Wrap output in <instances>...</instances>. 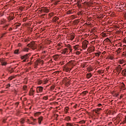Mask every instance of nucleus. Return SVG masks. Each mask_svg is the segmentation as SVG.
I'll return each instance as SVG.
<instances>
[{
  "mask_svg": "<svg viewBox=\"0 0 126 126\" xmlns=\"http://www.w3.org/2000/svg\"><path fill=\"white\" fill-rule=\"evenodd\" d=\"M27 47H29V48H30L32 50H36V49H37V45H36V43L34 41L31 42L30 44H28Z\"/></svg>",
  "mask_w": 126,
  "mask_h": 126,
  "instance_id": "1",
  "label": "nucleus"
},
{
  "mask_svg": "<svg viewBox=\"0 0 126 126\" xmlns=\"http://www.w3.org/2000/svg\"><path fill=\"white\" fill-rule=\"evenodd\" d=\"M38 11L40 13H43V12L44 13H49L50 12V9H48L46 7H42Z\"/></svg>",
  "mask_w": 126,
  "mask_h": 126,
  "instance_id": "2",
  "label": "nucleus"
},
{
  "mask_svg": "<svg viewBox=\"0 0 126 126\" xmlns=\"http://www.w3.org/2000/svg\"><path fill=\"white\" fill-rule=\"evenodd\" d=\"M31 54L30 53L27 54L21 57V60H23V63H26L28 59H29Z\"/></svg>",
  "mask_w": 126,
  "mask_h": 126,
  "instance_id": "3",
  "label": "nucleus"
},
{
  "mask_svg": "<svg viewBox=\"0 0 126 126\" xmlns=\"http://www.w3.org/2000/svg\"><path fill=\"white\" fill-rule=\"evenodd\" d=\"M125 5L124 4H121V3H118L116 4V8H117L118 11H121V10H123L124 9Z\"/></svg>",
  "mask_w": 126,
  "mask_h": 126,
  "instance_id": "4",
  "label": "nucleus"
},
{
  "mask_svg": "<svg viewBox=\"0 0 126 126\" xmlns=\"http://www.w3.org/2000/svg\"><path fill=\"white\" fill-rule=\"evenodd\" d=\"M88 44H89V42L88 41L85 40L83 43H82V48L84 50H86V49H87V46L88 45Z\"/></svg>",
  "mask_w": 126,
  "mask_h": 126,
  "instance_id": "5",
  "label": "nucleus"
},
{
  "mask_svg": "<svg viewBox=\"0 0 126 126\" xmlns=\"http://www.w3.org/2000/svg\"><path fill=\"white\" fill-rule=\"evenodd\" d=\"M122 69H123V68L121 67V65H118L115 68V70L117 71L118 74L121 73Z\"/></svg>",
  "mask_w": 126,
  "mask_h": 126,
  "instance_id": "6",
  "label": "nucleus"
},
{
  "mask_svg": "<svg viewBox=\"0 0 126 126\" xmlns=\"http://www.w3.org/2000/svg\"><path fill=\"white\" fill-rule=\"evenodd\" d=\"M61 53L62 54V55H67V54H68V49H63V50L61 51Z\"/></svg>",
  "mask_w": 126,
  "mask_h": 126,
  "instance_id": "7",
  "label": "nucleus"
},
{
  "mask_svg": "<svg viewBox=\"0 0 126 126\" xmlns=\"http://www.w3.org/2000/svg\"><path fill=\"white\" fill-rule=\"evenodd\" d=\"M43 87H37L36 88L37 93H42V92H43Z\"/></svg>",
  "mask_w": 126,
  "mask_h": 126,
  "instance_id": "8",
  "label": "nucleus"
},
{
  "mask_svg": "<svg viewBox=\"0 0 126 126\" xmlns=\"http://www.w3.org/2000/svg\"><path fill=\"white\" fill-rule=\"evenodd\" d=\"M35 93V90L33 88V87L31 88V90L30 91L29 95L30 96H33Z\"/></svg>",
  "mask_w": 126,
  "mask_h": 126,
  "instance_id": "9",
  "label": "nucleus"
},
{
  "mask_svg": "<svg viewBox=\"0 0 126 126\" xmlns=\"http://www.w3.org/2000/svg\"><path fill=\"white\" fill-rule=\"evenodd\" d=\"M81 2H82V0H78V1L77 2V6H78L79 8H81L82 6Z\"/></svg>",
  "mask_w": 126,
  "mask_h": 126,
  "instance_id": "10",
  "label": "nucleus"
},
{
  "mask_svg": "<svg viewBox=\"0 0 126 126\" xmlns=\"http://www.w3.org/2000/svg\"><path fill=\"white\" fill-rule=\"evenodd\" d=\"M80 46L79 44L73 46V49L74 51H78V50H80Z\"/></svg>",
  "mask_w": 126,
  "mask_h": 126,
  "instance_id": "11",
  "label": "nucleus"
},
{
  "mask_svg": "<svg viewBox=\"0 0 126 126\" xmlns=\"http://www.w3.org/2000/svg\"><path fill=\"white\" fill-rule=\"evenodd\" d=\"M59 17L55 16L54 17L52 20V22H53V23H55V22H57V21H58V20H59Z\"/></svg>",
  "mask_w": 126,
  "mask_h": 126,
  "instance_id": "12",
  "label": "nucleus"
},
{
  "mask_svg": "<svg viewBox=\"0 0 126 126\" xmlns=\"http://www.w3.org/2000/svg\"><path fill=\"white\" fill-rule=\"evenodd\" d=\"M75 35L74 33H72L69 36V40H71V41H72L73 39H74Z\"/></svg>",
  "mask_w": 126,
  "mask_h": 126,
  "instance_id": "13",
  "label": "nucleus"
},
{
  "mask_svg": "<svg viewBox=\"0 0 126 126\" xmlns=\"http://www.w3.org/2000/svg\"><path fill=\"white\" fill-rule=\"evenodd\" d=\"M37 63H40V64H43L44 63V61L40 59L37 60Z\"/></svg>",
  "mask_w": 126,
  "mask_h": 126,
  "instance_id": "14",
  "label": "nucleus"
},
{
  "mask_svg": "<svg viewBox=\"0 0 126 126\" xmlns=\"http://www.w3.org/2000/svg\"><path fill=\"white\" fill-rule=\"evenodd\" d=\"M59 57L60 55L58 54L53 56V58L54 59L55 61H57V60H58V59H59Z\"/></svg>",
  "mask_w": 126,
  "mask_h": 126,
  "instance_id": "15",
  "label": "nucleus"
},
{
  "mask_svg": "<svg viewBox=\"0 0 126 126\" xmlns=\"http://www.w3.org/2000/svg\"><path fill=\"white\" fill-rule=\"evenodd\" d=\"M7 19L9 21H11V20H13V19H14V17L13 16H9L7 17Z\"/></svg>",
  "mask_w": 126,
  "mask_h": 126,
  "instance_id": "16",
  "label": "nucleus"
},
{
  "mask_svg": "<svg viewBox=\"0 0 126 126\" xmlns=\"http://www.w3.org/2000/svg\"><path fill=\"white\" fill-rule=\"evenodd\" d=\"M86 76H87V78H88V79H89V78H91V77H92L93 75L91 73H89L86 74Z\"/></svg>",
  "mask_w": 126,
  "mask_h": 126,
  "instance_id": "17",
  "label": "nucleus"
},
{
  "mask_svg": "<svg viewBox=\"0 0 126 126\" xmlns=\"http://www.w3.org/2000/svg\"><path fill=\"white\" fill-rule=\"evenodd\" d=\"M38 124H39V125H41V123L42 121H43V117L40 116L39 118H38Z\"/></svg>",
  "mask_w": 126,
  "mask_h": 126,
  "instance_id": "18",
  "label": "nucleus"
},
{
  "mask_svg": "<svg viewBox=\"0 0 126 126\" xmlns=\"http://www.w3.org/2000/svg\"><path fill=\"white\" fill-rule=\"evenodd\" d=\"M71 119H70V117L67 116L64 118V121H66L67 122H69V121H71Z\"/></svg>",
  "mask_w": 126,
  "mask_h": 126,
  "instance_id": "19",
  "label": "nucleus"
},
{
  "mask_svg": "<svg viewBox=\"0 0 126 126\" xmlns=\"http://www.w3.org/2000/svg\"><path fill=\"white\" fill-rule=\"evenodd\" d=\"M101 110H102V108H97V109L94 110V112H95V113H96V114H98V112L101 111Z\"/></svg>",
  "mask_w": 126,
  "mask_h": 126,
  "instance_id": "20",
  "label": "nucleus"
},
{
  "mask_svg": "<svg viewBox=\"0 0 126 126\" xmlns=\"http://www.w3.org/2000/svg\"><path fill=\"white\" fill-rule=\"evenodd\" d=\"M29 48L28 47H25L23 49V52H28L29 51Z\"/></svg>",
  "mask_w": 126,
  "mask_h": 126,
  "instance_id": "21",
  "label": "nucleus"
},
{
  "mask_svg": "<svg viewBox=\"0 0 126 126\" xmlns=\"http://www.w3.org/2000/svg\"><path fill=\"white\" fill-rule=\"evenodd\" d=\"M120 64H123V63H125V61L124 60H120L118 62Z\"/></svg>",
  "mask_w": 126,
  "mask_h": 126,
  "instance_id": "22",
  "label": "nucleus"
},
{
  "mask_svg": "<svg viewBox=\"0 0 126 126\" xmlns=\"http://www.w3.org/2000/svg\"><path fill=\"white\" fill-rule=\"evenodd\" d=\"M20 122L21 124H24L25 123V118H22L20 119Z\"/></svg>",
  "mask_w": 126,
  "mask_h": 126,
  "instance_id": "23",
  "label": "nucleus"
},
{
  "mask_svg": "<svg viewBox=\"0 0 126 126\" xmlns=\"http://www.w3.org/2000/svg\"><path fill=\"white\" fill-rule=\"evenodd\" d=\"M65 69L66 72H68V71H70V70H71V68H68V67H66L65 68Z\"/></svg>",
  "mask_w": 126,
  "mask_h": 126,
  "instance_id": "24",
  "label": "nucleus"
},
{
  "mask_svg": "<svg viewBox=\"0 0 126 126\" xmlns=\"http://www.w3.org/2000/svg\"><path fill=\"white\" fill-rule=\"evenodd\" d=\"M14 54H15L16 55H19L20 54V52H19V50L17 49V50H15Z\"/></svg>",
  "mask_w": 126,
  "mask_h": 126,
  "instance_id": "25",
  "label": "nucleus"
},
{
  "mask_svg": "<svg viewBox=\"0 0 126 126\" xmlns=\"http://www.w3.org/2000/svg\"><path fill=\"white\" fill-rule=\"evenodd\" d=\"M15 77H16V75L11 76L9 77L8 79L9 80H12V79H13V78H15Z\"/></svg>",
  "mask_w": 126,
  "mask_h": 126,
  "instance_id": "26",
  "label": "nucleus"
},
{
  "mask_svg": "<svg viewBox=\"0 0 126 126\" xmlns=\"http://www.w3.org/2000/svg\"><path fill=\"white\" fill-rule=\"evenodd\" d=\"M39 115H41V112H38L34 113V117H37V116H39Z\"/></svg>",
  "mask_w": 126,
  "mask_h": 126,
  "instance_id": "27",
  "label": "nucleus"
},
{
  "mask_svg": "<svg viewBox=\"0 0 126 126\" xmlns=\"http://www.w3.org/2000/svg\"><path fill=\"white\" fill-rule=\"evenodd\" d=\"M55 15V13L54 12L50 13L48 15L49 16H50V17H52V16H54Z\"/></svg>",
  "mask_w": 126,
  "mask_h": 126,
  "instance_id": "28",
  "label": "nucleus"
},
{
  "mask_svg": "<svg viewBox=\"0 0 126 126\" xmlns=\"http://www.w3.org/2000/svg\"><path fill=\"white\" fill-rule=\"evenodd\" d=\"M126 69H124V70H122V75L124 76H125L126 75Z\"/></svg>",
  "mask_w": 126,
  "mask_h": 126,
  "instance_id": "29",
  "label": "nucleus"
},
{
  "mask_svg": "<svg viewBox=\"0 0 126 126\" xmlns=\"http://www.w3.org/2000/svg\"><path fill=\"white\" fill-rule=\"evenodd\" d=\"M98 73H104V70H99L97 71Z\"/></svg>",
  "mask_w": 126,
  "mask_h": 126,
  "instance_id": "30",
  "label": "nucleus"
},
{
  "mask_svg": "<svg viewBox=\"0 0 126 126\" xmlns=\"http://www.w3.org/2000/svg\"><path fill=\"white\" fill-rule=\"evenodd\" d=\"M9 25H6L5 26H3L2 28L3 29H4V30H6L7 29V27H8Z\"/></svg>",
  "mask_w": 126,
  "mask_h": 126,
  "instance_id": "31",
  "label": "nucleus"
},
{
  "mask_svg": "<svg viewBox=\"0 0 126 126\" xmlns=\"http://www.w3.org/2000/svg\"><path fill=\"white\" fill-rule=\"evenodd\" d=\"M42 83H43V81H42V80H39L38 81V84L41 85V84H42Z\"/></svg>",
  "mask_w": 126,
  "mask_h": 126,
  "instance_id": "32",
  "label": "nucleus"
},
{
  "mask_svg": "<svg viewBox=\"0 0 126 126\" xmlns=\"http://www.w3.org/2000/svg\"><path fill=\"white\" fill-rule=\"evenodd\" d=\"M101 55V52L95 53V57H99Z\"/></svg>",
  "mask_w": 126,
  "mask_h": 126,
  "instance_id": "33",
  "label": "nucleus"
},
{
  "mask_svg": "<svg viewBox=\"0 0 126 126\" xmlns=\"http://www.w3.org/2000/svg\"><path fill=\"white\" fill-rule=\"evenodd\" d=\"M66 126H73V125H72V124H71V123H68L66 124Z\"/></svg>",
  "mask_w": 126,
  "mask_h": 126,
  "instance_id": "34",
  "label": "nucleus"
},
{
  "mask_svg": "<svg viewBox=\"0 0 126 126\" xmlns=\"http://www.w3.org/2000/svg\"><path fill=\"white\" fill-rule=\"evenodd\" d=\"M123 125H125V124H126V116H125V118L124 120V121L122 122Z\"/></svg>",
  "mask_w": 126,
  "mask_h": 126,
  "instance_id": "35",
  "label": "nucleus"
},
{
  "mask_svg": "<svg viewBox=\"0 0 126 126\" xmlns=\"http://www.w3.org/2000/svg\"><path fill=\"white\" fill-rule=\"evenodd\" d=\"M121 50H122V49L118 48L116 51L117 53H118V54H120V53H121Z\"/></svg>",
  "mask_w": 126,
  "mask_h": 126,
  "instance_id": "36",
  "label": "nucleus"
},
{
  "mask_svg": "<svg viewBox=\"0 0 126 126\" xmlns=\"http://www.w3.org/2000/svg\"><path fill=\"white\" fill-rule=\"evenodd\" d=\"M74 23L75 24H78L79 23V20H75L74 21Z\"/></svg>",
  "mask_w": 126,
  "mask_h": 126,
  "instance_id": "37",
  "label": "nucleus"
},
{
  "mask_svg": "<svg viewBox=\"0 0 126 126\" xmlns=\"http://www.w3.org/2000/svg\"><path fill=\"white\" fill-rule=\"evenodd\" d=\"M60 0L55 1V2H54V5H57L58 3L60 2Z\"/></svg>",
  "mask_w": 126,
  "mask_h": 126,
  "instance_id": "38",
  "label": "nucleus"
},
{
  "mask_svg": "<svg viewBox=\"0 0 126 126\" xmlns=\"http://www.w3.org/2000/svg\"><path fill=\"white\" fill-rule=\"evenodd\" d=\"M43 100H48V95L44 96L43 97Z\"/></svg>",
  "mask_w": 126,
  "mask_h": 126,
  "instance_id": "39",
  "label": "nucleus"
},
{
  "mask_svg": "<svg viewBox=\"0 0 126 126\" xmlns=\"http://www.w3.org/2000/svg\"><path fill=\"white\" fill-rule=\"evenodd\" d=\"M55 89V85H52L50 88V90H54Z\"/></svg>",
  "mask_w": 126,
  "mask_h": 126,
  "instance_id": "40",
  "label": "nucleus"
},
{
  "mask_svg": "<svg viewBox=\"0 0 126 126\" xmlns=\"http://www.w3.org/2000/svg\"><path fill=\"white\" fill-rule=\"evenodd\" d=\"M1 63V65H6V62H3Z\"/></svg>",
  "mask_w": 126,
  "mask_h": 126,
  "instance_id": "41",
  "label": "nucleus"
},
{
  "mask_svg": "<svg viewBox=\"0 0 126 126\" xmlns=\"http://www.w3.org/2000/svg\"><path fill=\"white\" fill-rule=\"evenodd\" d=\"M79 124H85V121L82 120L79 122Z\"/></svg>",
  "mask_w": 126,
  "mask_h": 126,
  "instance_id": "42",
  "label": "nucleus"
},
{
  "mask_svg": "<svg viewBox=\"0 0 126 126\" xmlns=\"http://www.w3.org/2000/svg\"><path fill=\"white\" fill-rule=\"evenodd\" d=\"M43 84H46V83H48V79H46L44 81H43Z\"/></svg>",
  "mask_w": 126,
  "mask_h": 126,
  "instance_id": "43",
  "label": "nucleus"
},
{
  "mask_svg": "<svg viewBox=\"0 0 126 126\" xmlns=\"http://www.w3.org/2000/svg\"><path fill=\"white\" fill-rule=\"evenodd\" d=\"M4 62V59L2 58V59H0V63H3Z\"/></svg>",
  "mask_w": 126,
  "mask_h": 126,
  "instance_id": "44",
  "label": "nucleus"
},
{
  "mask_svg": "<svg viewBox=\"0 0 126 126\" xmlns=\"http://www.w3.org/2000/svg\"><path fill=\"white\" fill-rule=\"evenodd\" d=\"M23 88L24 90L26 91L27 89V86H24Z\"/></svg>",
  "mask_w": 126,
  "mask_h": 126,
  "instance_id": "45",
  "label": "nucleus"
},
{
  "mask_svg": "<svg viewBox=\"0 0 126 126\" xmlns=\"http://www.w3.org/2000/svg\"><path fill=\"white\" fill-rule=\"evenodd\" d=\"M65 113L66 114H67V112H68V107H66L65 108Z\"/></svg>",
  "mask_w": 126,
  "mask_h": 126,
  "instance_id": "46",
  "label": "nucleus"
},
{
  "mask_svg": "<svg viewBox=\"0 0 126 126\" xmlns=\"http://www.w3.org/2000/svg\"><path fill=\"white\" fill-rule=\"evenodd\" d=\"M87 93H88V92L85 91L82 93V94H83V95H86Z\"/></svg>",
  "mask_w": 126,
  "mask_h": 126,
  "instance_id": "47",
  "label": "nucleus"
},
{
  "mask_svg": "<svg viewBox=\"0 0 126 126\" xmlns=\"http://www.w3.org/2000/svg\"><path fill=\"white\" fill-rule=\"evenodd\" d=\"M89 72H91V71H93V69L92 68H90L88 69Z\"/></svg>",
  "mask_w": 126,
  "mask_h": 126,
  "instance_id": "48",
  "label": "nucleus"
},
{
  "mask_svg": "<svg viewBox=\"0 0 126 126\" xmlns=\"http://www.w3.org/2000/svg\"><path fill=\"white\" fill-rule=\"evenodd\" d=\"M122 56H123L124 57H126V52H123Z\"/></svg>",
  "mask_w": 126,
  "mask_h": 126,
  "instance_id": "49",
  "label": "nucleus"
},
{
  "mask_svg": "<svg viewBox=\"0 0 126 126\" xmlns=\"http://www.w3.org/2000/svg\"><path fill=\"white\" fill-rule=\"evenodd\" d=\"M34 63L35 65H38V64H39V63L37 62V60L34 62Z\"/></svg>",
  "mask_w": 126,
  "mask_h": 126,
  "instance_id": "50",
  "label": "nucleus"
},
{
  "mask_svg": "<svg viewBox=\"0 0 126 126\" xmlns=\"http://www.w3.org/2000/svg\"><path fill=\"white\" fill-rule=\"evenodd\" d=\"M67 14H71V11H68L67 12Z\"/></svg>",
  "mask_w": 126,
  "mask_h": 126,
  "instance_id": "51",
  "label": "nucleus"
},
{
  "mask_svg": "<svg viewBox=\"0 0 126 126\" xmlns=\"http://www.w3.org/2000/svg\"><path fill=\"white\" fill-rule=\"evenodd\" d=\"M114 96L115 97H118V96H119V94H115Z\"/></svg>",
  "mask_w": 126,
  "mask_h": 126,
  "instance_id": "52",
  "label": "nucleus"
},
{
  "mask_svg": "<svg viewBox=\"0 0 126 126\" xmlns=\"http://www.w3.org/2000/svg\"><path fill=\"white\" fill-rule=\"evenodd\" d=\"M9 87H10V84H8L6 85V88H9Z\"/></svg>",
  "mask_w": 126,
  "mask_h": 126,
  "instance_id": "53",
  "label": "nucleus"
},
{
  "mask_svg": "<svg viewBox=\"0 0 126 126\" xmlns=\"http://www.w3.org/2000/svg\"><path fill=\"white\" fill-rule=\"evenodd\" d=\"M76 55H80V52L77 51L76 52Z\"/></svg>",
  "mask_w": 126,
  "mask_h": 126,
  "instance_id": "54",
  "label": "nucleus"
},
{
  "mask_svg": "<svg viewBox=\"0 0 126 126\" xmlns=\"http://www.w3.org/2000/svg\"><path fill=\"white\" fill-rule=\"evenodd\" d=\"M73 108L74 109H76V108H77V104H75L74 106H73Z\"/></svg>",
  "mask_w": 126,
  "mask_h": 126,
  "instance_id": "55",
  "label": "nucleus"
},
{
  "mask_svg": "<svg viewBox=\"0 0 126 126\" xmlns=\"http://www.w3.org/2000/svg\"><path fill=\"white\" fill-rule=\"evenodd\" d=\"M69 54H70V53H71V52H72V49H71V48H69Z\"/></svg>",
  "mask_w": 126,
  "mask_h": 126,
  "instance_id": "56",
  "label": "nucleus"
},
{
  "mask_svg": "<svg viewBox=\"0 0 126 126\" xmlns=\"http://www.w3.org/2000/svg\"><path fill=\"white\" fill-rule=\"evenodd\" d=\"M68 49H71V46L70 45H68Z\"/></svg>",
  "mask_w": 126,
  "mask_h": 126,
  "instance_id": "57",
  "label": "nucleus"
},
{
  "mask_svg": "<svg viewBox=\"0 0 126 126\" xmlns=\"http://www.w3.org/2000/svg\"><path fill=\"white\" fill-rule=\"evenodd\" d=\"M28 124H29L30 125H35V124H34V123L33 122H31V123H28Z\"/></svg>",
  "mask_w": 126,
  "mask_h": 126,
  "instance_id": "58",
  "label": "nucleus"
},
{
  "mask_svg": "<svg viewBox=\"0 0 126 126\" xmlns=\"http://www.w3.org/2000/svg\"><path fill=\"white\" fill-rule=\"evenodd\" d=\"M97 38H98V36L95 35V36L94 37V39H97Z\"/></svg>",
  "mask_w": 126,
  "mask_h": 126,
  "instance_id": "59",
  "label": "nucleus"
},
{
  "mask_svg": "<svg viewBox=\"0 0 126 126\" xmlns=\"http://www.w3.org/2000/svg\"><path fill=\"white\" fill-rule=\"evenodd\" d=\"M102 106V104L101 103H99L98 104V107H101Z\"/></svg>",
  "mask_w": 126,
  "mask_h": 126,
  "instance_id": "60",
  "label": "nucleus"
},
{
  "mask_svg": "<svg viewBox=\"0 0 126 126\" xmlns=\"http://www.w3.org/2000/svg\"><path fill=\"white\" fill-rule=\"evenodd\" d=\"M57 46H58V47H61V46H62V44L61 43H59Z\"/></svg>",
  "mask_w": 126,
  "mask_h": 126,
  "instance_id": "61",
  "label": "nucleus"
},
{
  "mask_svg": "<svg viewBox=\"0 0 126 126\" xmlns=\"http://www.w3.org/2000/svg\"><path fill=\"white\" fill-rule=\"evenodd\" d=\"M123 97H124V96L123 95V94H121L120 97V99H122V98H123Z\"/></svg>",
  "mask_w": 126,
  "mask_h": 126,
  "instance_id": "62",
  "label": "nucleus"
},
{
  "mask_svg": "<svg viewBox=\"0 0 126 126\" xmlns=\"http://www.w3.org/2000/svg\"><path fill=\"white\" fill-rule=\"evenodd\" d=\"M110 68V66H108L106 68V70L108 71Z\"/></svg>",
  "mask_w": 126,
  "mask_h": 126,
  "instance_id": "63",
  "label": "nucleus"
},
{
  "mask_svg": "<svg viewBox=\"0 0 126 126\" xmlns=\"http://www.w3.org/2000/svg\"><path fill=\"white\" fill-rule=\"evenodd\" d=\"M124 17L126 19V12L124 13Z\"/></svg>",
  "mask_w": 126,
  "mask_h": 126,
  "instance_id": "64",
  "label": "nucleus"
}]
</instances>
